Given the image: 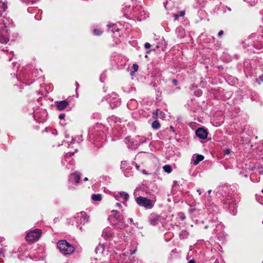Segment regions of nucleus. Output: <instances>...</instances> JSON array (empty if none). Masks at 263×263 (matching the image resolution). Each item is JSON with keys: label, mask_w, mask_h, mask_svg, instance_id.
<instances>
[{"label": "nucleus", "mask_w": 263, "mask_h": 263, "mask_svg": "<svg viewBox=\"0 0 263 263\" xmlns=\"http://www.w3.org/2000/svg\"><path fill=\"white\" fill-rule=\"evenodd\" d=\"M57 247L60 252L65 255L70 254L74 251V248L65 240L59 241L57 243Z\"/></svg>", "instance_id": "obj_1"}, {"label": "nucleus", "mask_w": 263, "mask_h": 263, "mask_svg": "<svg viewBox=\"0 0 263 263\" xmlns=\"http://www.w3.org/2000/svg\"><path fill=\"white\" fill-rule=\"evenodd\" d=\"M112 215L115 218L114 221L115 227L118 229H123L126 227V224L123 221V216L119 214V213L116 210L111 211Z\"/></svg>", "instance_id": "obj_2"}, {"label": "nucleus", "mask_w": 263, "mask_h": 263, "mask_svg": "<svg viewBox=\"0 0 263 263\" xmlns=\"http://www.w3.org/2000/svg\"><path fill=\"white\" fill-rule=\"evenodd\" d=\"M137 203L141 206L146 209H152L154 206L153 200L143 197H139L136 198Z\"/></svg>", "instance_id": "obj_3"}, {"label": "nucleus", "mask_w": 263, "mask_h": 263, "mask_svg": "<svg viewBox=\"0 0 263 263\" xmlns=\"http://www.w3.org/2000/svg\"><path fill=\"white\" fill-rule=\"evenodd\" d=\"M42 231L40 229H35L27 234L26 239L28 241H35L40 237Z\"/></svg>", "instance_id": "obj_4"}, {"label": "nucleus", "mask_w": 263, "mask_h": 263, "mask_svg": "<svg viewBox=\"0 0 263 263\" xmlns=\"http://www.w3.org/2000/svg\"><path fill=\"white\" fill-rule=\"evenodd\" d=\"M148 219L151 224L153 226H156L161 221V217L155 214H151Z\"/></svg>", "instance_id": "obj_5"}, {"label": "nucleus", "mask_w": 263, "mask_h": 263, "mask_svg": "<svg viewBox=\"0 0 263 263\" xmlns=\"http://www.w3.org/2000/svg\"><path fill=\"white\" fill-rule=\"evenodd\" d=\"M197 137L202 139H205L207 137L208 133L206 130L202 128H199L196 131Z\"/></svg>", "instance_id": "obj_6"}, {"label": "nucleus", "mask_w": 263, "mask_h": 263, "mask_svg": "<svg viewBox=\"0 0 263 263\" xmlns=\"http://www.w3.org/2000/svg\"><path fill=\"white\" fill-rule=\"evenodd\" d=\"M204 159V156L202 155H194L193 156L192 161L195 165H197L200 161Z\"/></svg>", "instance_id": "obj_7"}, {"label": "nucleus", "mask_w": 263, "mask_h": 263, "mask_svg": "<svg viewBox=\"0 0 263 263\" xmlns=\"http://www.w3.org/2000/svg\"><path fill=\"white\" fill-rule=\"evenodd\" d=\"M68 105L69 103L66 100L56 102L57 107L60 110L64 109Z\"/></svg>", "instance_id": "obj_8"}, {"label": "nucleus", "mask_w": 263, "mask_h": 263, "mask_svg": "<svg viewBox=\"0 0 263 263\" xmlns=\"http://www.w3.org/2000/svg\"><path fill=\"white\" fill-rule=\"evenodd\" d=\"M112 233L111 232V231L108 229L104 230L102 232V236H103L106 239L110 238L112 236Z\"/></svg>", "instance_id": "obj_9"}, {"label": "nucleus", "mask_w": 263, "mask_h": 263, "mask_svg": "<svg viewBox=\"0 0 263 263\" xmlns=\"http://www.w3.org/2000/svg\"><path fill=\"white\" fill-rule=\"evenodd\" d=\"M163 117V112L159 109H157L153 112V118L156 119Z\"/></svg>", "instance_id": "obj_10"}, {"label": "nucleus", "mask_w": 263, "mask_h": 263, "mask_svg": "<svg viewBox=\"0 0 263 263\" xmlns=\"http://www.w3.org/2000/svg\"><path fill=\"white\" fill-rule=\"evenodd\" d=\"M120 197L125 201H127L129 198L128 194L124 192H121L120 193Z\"/></svg>", "instance_id": "obj_11"}, {"label": "nucleus", "mask_w": 263, "mask_h": 263, "mask_svg": "<svg viewBox=\"0 0 263 263\" xmlns=\"http://www.w3.org/2000/svg\"><path fill=\"white\" fill-rule=\"evenodd\" d=\"M91 199L93 201H100L102 200V195L100 194H93L91 196Z\"/></svg>", "instance_id": "obj_12"}, {"label": "nucleus", "mask_w": 263, "mask_h": 263, "mask_svg": "<svg viewBox=\"0 0 263 263\" xmlns=\"http://www.w3.org/2000/svg\"><path fill=\"white\" fill-rule=\"evenodd\" d=\"M72 177L76 183H79L80 179V175L78 173H74L72 174Z\"/></svg>", "instance_id": "obj_13"}, {"label": "nucleus", "mask_w": 263, "mask_h": 263, "mask_svg": "<svg viewBox=\"0 0 263 263\" xmlns=\"http://www.w3.org/2000/svg\"><path fill=\"white\" fill-rule=\"evenodd\" d=\"M153 128L158 129L160 127V124L157 120H155L152 124Z\"/></svg>", "instance_id": "obj_14"}, {"label": "nucleus", "mask_w": 263, "mask_h": 263, "mask_svg": "<svg viewBox=\"0 0 263 263\" xmlns=\"http://www.w3.org/2000/svg\"><path fill=\"white\" fill-rule=\"evenodd\" d=\"M163 169L164 172L170 173L172 171V169L170 165H165L163 166Z\"/></svg>", "instance_id": "obj_15"}, {"label": "nucleus", "mask_w": 263, "mask_h": 263, "mask_svg": "<svg viewBox=\"0 0 263 263\" xmlns=\"http://www.w3.org/2000/svg\"><path fill=\"white\" fill-rule=\"evenodd\" d=\"M108 27L109 29H110L111 27L112 28V29L111 30L112 32H114L115 30L117 31H119V29H118V28L116 29V25L115 24L109 23L108 25Z\"/></svg>", "instance_id": "obj_16"}, {"label": "nucleus", "mask_w": 263, "mask_h": 263, "mask_svg": "<svg viewBox=\"0 0 263 263\" xmlns=\"http://www.w3.org/2000/svg\"><path fill=\"white\" fill-rule=\"evenodd\" d=\"M9 39L8 37L4 35H0V42L2 43L6 44L8 42Z\"/></svg>", "instance_id": "obj_17"}, {"label": "nucleus", "mask_w": 263, "mask_h": 263, "mask_svg": "<svg viewBox=\"0 0 263 263\" xmlns=\"http://www.w3.org/2000/svg\"><path fill=\"white\" fill-rule=\"evenodd\" d=\"M176 33L179 32L180 33V35H178V36H179L180 37H182L183 36V30L181 27H178L176 30Z\"/></svg>", "instance_id": "obj_18"}, {"label": "nucleus", "mask_w": 263, "mask_h": 263, "mask_svg": "<svg viewBox=\"0 0 263 263\" xmlns=\"http://www.w3.org/2000/svg\"><path fill=\"white\" fill-rule=\"evenodd\" d=\"M95 34L97 35H99L101 34V32L98 29H95L93 30Z\"/></svg>", "instance_id": "obj_19"}, {"label": "nucleus", "mask_w": 263, "mask_h": 263, "mask_svg": "<svg viewBox=\"0 0 263 263\" xmlns=\"http://www.w3.org/2000/svg\"><path fill=\"white\" fill-rule=\"evenodd\" d=\"M133 69H134L135 71H137L138 70L139 67H138V65L137 64H133Z\"/></svg>", "instance_id": "obj_20"}, {"label": "nucleus", "mask_w": 263, "mask_h": 263, "mask_svg": "<svg viewBox=\"0 0 263 263\" xmlns=\"http://www.w3.org/2000/svg\"><path fill=\"white\" fill-rule=\"evenodd\" d=\"M151 45L148 43H146L144 45V47L146 49H149L151 47Z\"/></svg>", "instance_id": "obj_21"}, {"label": "nucleus", "mask_w": 263, "mask_h": 263, "mask_svg": "<svg viewBox=\"0 0 263 263\" xmlns=\"http://www.w3.org/2000/svg\"><path fill=\"white\" fill-rule=\"evenodd\" d=\"M179 16H183L185 14V12L183 11H181L178 14Z\"/></svg>", "instance_id": "obj_22"}, {"label": "nucleus", "mask_w": 263, "mask_h": 263, "mask_svg": "<svg viewBox=\"0 0 263 263\" xmlns=\"http://www.w3.org/2000/svg\"><path fill=\"white\" fill-rule=\"evenodd\" d=\"M179 16V14H175L174 15V20L175 21H176L178 19Z\"/></svg>", "instance_id": "obj_23"}, {"label": "nucleus", "mask_w": 263, "mask_h": 263, "mask_svg": "<svg viewBox=\"0 0 263 263\" xmlns=\"http://www.w3.org/2000/svg\"><path fill=\"white\" fill-rule=\"evenodd\" d=\"M114 197L117 200H119V199L120 198V194L119 195H114Z\"/></svg>", "instance_id": "obj_24"}, {"label": "nucleus", "mask_w": 263, "mask_h": 263, "mask_svg": "<svg viewBox=\"0 0 263 263\" xmlns=\"http://www.w3.org/2000/svg\"><path fill=\"white\" fill-rule=\"evenodd\" d=\"M223 33V31L222 30H220L219 32H218V36H220L221 35H222Z\"/></svg>", "instance_id": "obj_25"}, {"label": "nucleus", "mask_w": 263, "mask_h": 263, "mask_svg": "<svg viewBox=\"0 0 263 263\" xmlns=\"http://www.w3.org/2000/svg\"><path fill=\"white\" fill-rule=\"evenodd\" d=\"M64 117H65V115L64 114H61L59 116V118L61 119H64Z\"/></svg>", "instance_id": "obj_26"}, {"label": "nucleus", "mask_w": 263, "mask_h": 263, "mask_svg": "<svg viewBox=\"0 0 263 263\" xmlns=\"http://www.w3.org/2000/svg\"><path fill=\"white\" fill-rule=\"evenodd\" d=\"M172 82L175 85H177L178 82L176 79H174Z\"/></svg>", "instance_id": "obj_27"}, {"label": "nucleus", "mask_w": 263, "mask_h": 263, "mask_svg": "<svg viewBox=\"0 0 263 263\" xmlns=\"http://www.w3.org/2000/svg\"><path fill=\"white\" fill-rule=\"evenodd\" d=\"M230 152H231V151L230 149H227L225 151V154L229 155L230 153Z\"/></svg>", "instance_id": "obj_28"}, {"label": "nucleus", "mask_w": 263, "mask_h": 263, "mask_svg": "<svg viewBox=\"0 0 263 263\" xmlns=\"http://www.w3.org/2000/svg\"><path fill=\"white\" fill-rule=\"evenodd\" d=\"M71 154H73V153L69 152L65 155V157L67 158L68 156H70Z\"/></svg>", "instance_id": "obj_29"}, {"label": "nucleus", "mask_w": 263, "mask_h": 263, "mask_svg": "<svg viewBox=\"0 0 263 263\" xmlns=\"http://www.w3.org/2000/svg\"><path fill=\"white\" fill-rule=\"evenodd\" d=\"M259 79L261 81L263 82V75H261V76H259Z\"/></svg>", "instance_id": "obj_30"}, {"label": "nucleus", "mask_w": 263, "mask_h": 263, "mask_svg": "<svg viewBox=\"0 0 263 263\" xmlns=\"http://www.w3.org/2000/svg\"><path fill=\"white\" fill-rule=\"evenodd\" d=\"M189 263H196L194 259H191L189 261Z\"/></svg>", "instance_id": "obj_31"}, {"label": "nucleus", "mask_w": 263, "mask_h": 263, "mask_svg": "<svg viewBox=\"0 0 263 263\" xmlns=\"http://www.w3.org/2000/svg\"><path fill=\"white\" fill-rule=\"evenodd\" d=\"M116 205L119 208L121 207V204L120 203H117Z\"/></svg>", "instance_id": "obj_32"}, {"label": "nucleus", "mask_w": 263, "mask_h": 263, "mask_svg": "<svg viewBox=\"0 0 263 263\" xmlns=\"http://www.w3.org/2000/svg\"><path fill=\"white\" fill-rule=\"evenodd\" d=\"M197 192L198 193L199 195H201V191L199 189L197 190Z\"/></svg>", "instance_id": "obj_33"}, {"label": "nucleus", "mask_w": 263, "mask_h": 263, "mask_svg": "<svg viewBox=\"0 0 263 263\" xmlns=\"http://www.w3.org/2000/svg\"><path fill=\"white\" fill-rule=\"evenodd\" d=\"M135 71H131V72H130V75H131V76H134V73H135Z\"/></svg>", "instance_id": "obj_34"}, {"label": "nucleus", "mask_w": 263, "mask_h": 263, "mask_svg": "<svg viewBox=\"0 0 263 263\" xmlns=\"http://www.w3.org/2000/svg\"><path fill=\"white\" fill-rule=\"evenodd\" d=\"M136 168H137V169L138 170H139V167H140V166H139V165H138L137 164H136Z\"/></svg>", "instance_id": "obj_35"}, {"label": "nucleus", "mask_w": 263, "mask_h": 263, "mask_svg": "<svg viewBox=\"0 0 263 263\" xmlns=\"http://www.w3.org/2000/svg\"><path fill=\"white\" fill-rule=\"evenodd\" d=\"M81 215L82 216H85V213H81Z\"/></svg>", "instance_id": "obj_36"}, {"label": "nucleus", "mask_w": 263, "mask_h": 263, "mask_svg": "<svg viewBox=\"0 0 263 263\" xmlns=\"http://www.w3.org/2000/svg\"><path fill=\"white\" fill-rule=\"evenodd\" d=\"M84 181H87L88 180V178L87 177H85L84 179Z\"/></svg>", "instance_id": "obj_37"}, {"label": "nucleus", "mask_w": 263, "mask_h": 263, "mask_svg": "<svg viewBox=\"0 0 263 263\" xmlns=\"http://www.w3.org/2000/svg\"><path fill=\"white\" fill-rule=\"evenodd\" d=\"M211 192H212V190H210L208 191V192L209 194H210L211 193Z\"/></svg>", "instance_id": "obj_38"}, {"label": "nucleus", "mask_w": 263, "mask_h": 263, "mask_svg": "<svg viewBox=\"0 0 263 263\" xmlns=\"http://www.w3.org/2000/svg\"><path fill=\"white\" fill-rule=\"evenodd\" d=\"M3 7H4V10H5L6 9V7H5V5L4 4H3Z\"/></svg>", "instance_id": "obj_39"}, {"label": "nucleus", "mask_w": 263, "mask_h": 263, "mask_svg": "<svg viewBox=\"0 0 263 263\" xmlns=\"http://www.w3.org/2000/svg\"><path fill=\"white\" fill-rule=\"evenodd\" d=\"M125 163H126V162H122V165H124Z\"/></svg>", "instance_id": "obj_40"}, {"label": "nucleus", "mask_w": 263, "mask_h": 263, "mask_svg": "<svg viewBox=\"0 0 263 263\" xmlns=\"http://www.w3.org/2000/svg\"><path fill=\"white\" fill-rule=\"evenodd\" d=\"M129 220H130V221L131 222H133V219H129Z\"/></svg>", "instance_id": "obj_41"}, {"label": "nucleus", "mask_w": 263, "mask_h": 263, "mask_svg": "<svg viewBox=\"0 0 263 263\" xmlns=\"http://www.w3.org/2000/svg\"><path fill=\"white\" fill-rule=\"evenodd\" d=\"M125 176H126V177H128V176H129L128 175H127V174H125Z\"/></svg>", "instance_id": "obj_42"}, {"label": "nucleus", "mask_w": 263, "mask_h": 263, "mask_svg": "<svg viewBox=\"0 0 263 263\" xmlns=\"http://www.w3.org/2000/svg\"><path fill=\"white\" fill-rule=\"evenodd\" d=\"M259 173H260V174L262 173V174H263L262 172H259Z\"/></svg>", "instance_id": "obj_43"}, {"label": "nucleus", "mask_w": 263, "mask_h": 263, "mask_svg": "<svg viewBox=\"0 0 263 263\" xmlns=\"http://www.w3.org/2000/svg\"><path fill=\"white\" fill-rule=\"evenodd\" d=\"M259 173H260V174L262 173V174H263L262 172H259Z\"/></svg>", "instance_id": "obj_44"}, {"label": "nucleus", "mask_w": 263, "mask_h": 263, "mask_svg": "<svg viewBox=\"0 0 263 263\" xmlns=\"http://www.w3.org/2000/svg\"><path fill=\"white\" fill-rule=\"evenodd\" d=\"M259 173H260V174L262 173V174H263L262 172H259Z\"/></svg>", "instance_id": "obj_45"}, {"label": "nucleus", "mask_w": 263, "mask_h": 263, "mask_svg": "<svg viewBox=\"0 0 263 263\" xmlns=\"http://www.w3.org/2000/svg\"><path fill=\"white\" fill-rule=\"evenodd\" d=\"M215 263H219V262H216Z\"/></svg>", "instance_id": "obj_46"}, {"label": "nucleus", "mask_w": 263, "mask_h": 263, "mask_svg": "<svg viewBox=\"0 0 263 263\" xmlns=\"http://www.w3.org/2000/svg\"><path fill=\"white\" fill-rule=\"evenodd\" d=\"M262 192L263 193V189H262Z\"/></svg>", "instance_id": "obj_47"}, {"label": "nucleus", "mask_w": 263, "mask_h": 263, "mask_svg": "<svg viewBox=\"0 0 263 263\" xmlns=\"http://www.w3.org/2000/svg\"><path fill=\"white\" fill-rule=\"evenodd\" d=\"M0 255H1V254L0 253Z\"/></svg>", "instance_id": "obj_48"}]
</instances>
